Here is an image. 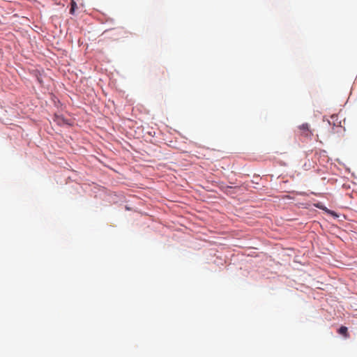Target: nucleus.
Returning <instances> with one entry per match:
<instances>
[{"label":"nucleus","mask_w":357,"mask_h":357,"mask_svg":"<svg viewBox=\"0 0 357 357\" xmlns=\"http://www.w3.org/2000/svg\"><path fill=\"white\" fill-rule=\"evenodd\" d=\"M299 135L305 137H310L312 135L308 123H303L298 127Z\"/></svg>","instance_id":"f257e3e1"},{"label":"nucleus","mask_w":357,"mask_h":357,"mask_svg":"<svg viewBox=\"0 0 357 357\" xmlns=\"http://www.w3.org/2000/svg\"><path fill=\"white\" fill-rule=\"evenodd\" d=\"M338 333L345 337H349L348 329L346 326H341L338 330Z\"/></svg>","instance_id":"f03ea898"},{"label":"nucleus","mask_w":357,"mask_h":357,"mask_svg":"<svg viewBox=\"0 0 357 357\" xmlns=\"http://www.w3.org/2000/svg\"><path fill=\"white\" fill-rule=\"evenodd\" d=\"M77 8V3L75 1H72L70 2V13L73 15L75 13V10Z\"/></svg>","instance_id":"7ed1b4c3"}]
</instances>
